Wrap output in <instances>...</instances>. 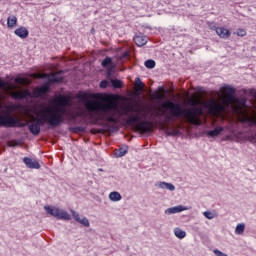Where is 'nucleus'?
Instances as JSON below:
<instances>
[{"label":"nucleus","instance_id":"26","mask_svg":"<svg viewBox=\"0 0 256 256\" xmlns=\"http://www.w3.org/2000/svg\"><path fill=\"white\" fill-rule=\"evenodd\" d=\"M144 65H145L146 69H155L156 63H155V60L148 59V60L145 61Z\"/></svg>","mask_w":256,"mask_h":256},{"label":"nucleus","instance_id":"3","mask_svg":"<svg viewBox=\"0 0 256 256\" xmlns=\"http://www.w3.org/2000/svg\"><path fill=\"white\" fill-rule=\"evenodd\" d=\"M166 107L170 109V115L164 112L165 119L162 123H165V125H171V122L177 121L179 117L185 115V111H183V107L180 104L168 101Z\"/></svg>","mask_w":256,"mask_h":256},{"label":"nucleus","instance_id":"40","mask_svg":"<svg viewBox=\"0 0 256 256\" xmlns=\"http://www.w3.org/2000/svg\"><path fill=\"white\" fill-rule=\"evenodd\" d=\"M77 223H81V221H83V218H79V220H76Z\"/></svg>","mask_w":256,"mask_h":256},{"label":"nucleus","instance_id":"14","mask_svg":"<svg viewBox=\"0 0 256 256\" xmlns=\"http://www.w3.org/2000/svg\"><path fill=\"white\" fill-rule=\"evenodd\" d=\"M101 65L104 69L115 68V63H113V58L109 56H107L106 58H104V60H102Z\"/></svg>","mask_w":256,"mask_h":256},{"label":"nucleus","instance_id":"10","mask_svg":"<svg viewBox=\"0 0 256 256\" xmlns=\"http://www.w3.org/2000/svg\"><path fill=\"white\" fill-rule=\"evenodd\" d=\"M223 131H225V128L222 126H217L215 127L213 130H209L206 132L207 137H219V135H221V133H223Z\"/></svg>","mask_w":256,"mask_h":256},{"label":"nucleus","instance_id":"37","mask_svg":"<svg viewBox=\"0 0 256 256\" xmlns=\"http://www.w3.org/2000/svg\"><path fill=\"white\" fill-rule=\"evenodd\" d=\"M135 82L140 84V85H143V82L141 81V78H136Z\"/></svg>","mask_w":256,"mask_h":256},{"label":"nucleus","instance_id":"25","mask_svg":"<svg viewBox=\"0 0 256 256\" xmlns=\"http://www.w3.org/2000/svg\"><path fill=\"white\" fill-rule=\"evenodd\" d=\"M8 27H15L17 25V17L16 16H9L7 19Z\"/></svg>","mask_w":256,"mask_h":256},{"label":"nucleus","instance_id":"31","mask_svg":"<svg viewBox=\"0 0 256 256\" xmlns=\"http://www.w3.org/2000/svg\"><path fill=\"white\" fill-rule=\"evenodd\" d=\"M236 35H238V37H245V35H247V32L244 29H238Z\"/></svg>","mask_w":256,"mask_h":256},{"label":"nucleus","instance_id":"44","mask_svg":"<svg viewBox=\"0 0 256 256\" xmlns=\"http://www.w3.org/2000/svg\"><path fill=\"white\" fill-rule=\"evenodd\" d=\"M151 119H152V121H155V118H153V116H151Z\"/></svg>","mask_w":256,"mask_h":256},{"label":"nucleus","instance_id":"12","mask_svg":"<svg viewBox=\"0 0 256 256\" xmlns=\"http://www.w3.org/2000/svg\"><path fill=\"white\" fill-rule=\"evenodd\" d=\"M14 33L17 35V37H20V39H27V37H29V30L23 26L16 29Z\"/></svg>","mask_w":256,"mask_h":256},{"label":"nucleus","instance_id":"21","mask_svg":"<svg viewBox=\"0 0 256 256\" xmlns=\"http://www.w3.org/2000/svg\"><path fill=\"white\" fill-rule=\"evenodd\" d=\"M110 83L114 89H121L123 87V81L119 79H110Z\"/></svg>","mask_w":256,"mask_h":256},{"label":"nucleus","instance_id":"38","mask_svg":"<svg viewBox=\"0 0 256 256\" xmlns=\"http://www.w3.org/2000/svg\"><path fill=\"white\" fill-rule=\"evenodd\" d=\"M16 83H23V78H16Z\"/></svg>","mask_w":256,"mask_h":256},{"label":"nucleus","instance_id":"9","mask_svg":"<svg viewBox=\"0 0 256 256\" xmlns=\"http://www.w3.org/2000/svg\"><path fill=\"white\" fill-rule=\"evenodd\" d=\"M182 211H187V207L178 205L171 208H167L165 210V215H175V213H181Z\"/></svg>","mask_w":256,"mask_h":256},{"label":"nucleus","instance_id":"19","mask_svg":"<svg viewBox=\"0 0 256 256\" xmlns=\"http://www.w3.org/2000/svg\"><path fill=\"white\" fill-rule=\"evenodd\" d=\"M174 235L178 239H185V237H187V232L183 231L181 228H175Z\"/></svg>","mask_w":256,"mask_h":256},{"label":"nucleus","instance_id":"18","mask_svg":"<svg viewBox=\"0 0 256 256\" xmlns=\"http://www.w3.org/2000/svg\"><path fill=\"white\" fill-rule=\"evenodd\" d=\"M157 187L160 189H167L168 191H175V185L169 182H159Z\"/></svg>","mask_w":256,"mask_h":256},{"label":"nucleus","instance_id":"11","mask_svg":"<svg viewBox=\"0 0 256 256\" xmlns=\"http://www.w3.org/2000/svg\"><path fill=\"white\" fill-rule=\"evenodd\" d=\"M29 97H33L31 90H24L22 92H16L14 94V99H18L19 101H23V99H27Z\"/></svg>","mask_w":256,"mask_h":256},{"label":"nucleus","instance_id":"43","mask_svg":"<svg viewBox=\"0 0 256 256\" xmlns=\"http://www.w3.org/2000/svg\"><path fill=\"white\" fill-rule=\"evenodd\" d=\"M194 105H199V102H195Z\"/></svg>","mask_w":256,"mask_h":256},{"label":"nucleus","instance_id":"32","mask_svg":"<svg viewBox=\"0 0 256 256\" xmlns=\"http://www.w3.org/2000/svg\"><path fill=\"white\" fill-rule=\"evenodd\" d=\"M169 135H171L172 137H177V135H181V131H179V129H172Z\"/></svg>","mask_w":256,"mask_h":256},{"label":"nucleus","instance_id":"42","mask_svg":"<svg viewBox=\"0 0 256 256\" xmlns=\"http://www.w3.org/2000/svg\"><path fill=\"white\" fill-rule=\"evenodd\" d=\"M154 115H155L156 117H159V114H158V113H154Z\"/></svg>","mask_w":256,"mask_h":256},{"label":"nucleus","instance_id":"29","mask_svg":"<svg viewBox=\"0 0 256 256\" xmlns=\"http://www.w3.org/2000/svg\"><path fill=\"white\" fill-rule=\"evenodd\" d=\"M109 87V81L108 80H102L100 82V88L101 89H107Z\"/></svg>","mask_w":256,"mask_h":256},{"label":"nucleus","instance_id":"24","mask_svg":"<svg viewBox=\"0 0 256 256\" xmlns=\"http://www.w3.org/2000/svg\"><path fill=\"white\" fill-rule=\"evenodd\" d=\"M207 106L209 107V109H210L211 111H217V109H219V107H220V109H223V106L217 105V103L215 102V100H211V101L207 104Z\"/></svg>","mask_w":256,"mask_h":256},{"label":"nucleus","instance_id":"36","mask_svg":"<svg viewBox=\"0 0 256 256\" xmlns=\"http://www.w3.org/2000/svg\"><path fill=\"white\" fill-rule=\"evenodd\" d=\"M6 85H7V84L5 83V81L0 80V91H1V89H4V87H5Z\"/></svg>","mask_w":256,"mask_h":256},{"label":"nucleus","instance_id":"8","mask_svg":"<svg viewBox=\"0 0 256 256\" xmlns=\"http://www.w3.org/2000/svg\"><path fill=\"white\" fill-rule=\"evenodd\" d=\"M225 91L227 94L226 101H227L228 105H231L233 103V101H235L237 99V97H235V88H233L232 86L226 85Z\"/></svg>","mask_w":256,"mask_h":256},{"label":"nucleus","instance_id":"16","mask_svg":"<svg viewBox=\"0 0 256 256\" xmlns=\"http://www.w3.org/2000/svg\"><path fill=\"white\" fill-rule=\"evenodd\" d=\"M216 35H219L221 39H229L231 37V31L227 30L226 28L220 27L217 29Z\"/></svg>","mask_w":256,"mask_h":256},{"label":"nucleus","instance_id":"22","mask_svg":"<svg viewBox=\"0 0 256 256\" xmlns=\"http://www.w3.org/2000/svg\"><path fill=\"white\" fill-rule=\"evenodd\" d=\"M110 201H121L122 196L119 192H111L109 194Z\"/></svg>","mask_w":256,"mask_h":256},{"label":"nucleus","instance_id":"6","mask_svg":"<svg viewBox=\"0 0 256 256\" xmlns=\"http://www.w3.org/2000/svg\"><path fill=\"white\" fill-rule=\"evenodd\" d=\"M25 125L26 124L13 116H0V127H25Z\"/></svg>","mask_w":256,"mask_h":256},{"label":"nucleus","instance_id":"30","mask_svg":"<svg viewBox=\"0 0 256 256\" xmlns=\"http://www.w3.org/2000/svg\"><path fill=\"white\" fill-rule=\"evenodd\" d=\"M72 131L74 133H83L85 131V128H83L81 126H76V127L72 128Z\"/></svg>","mask_w":256,"mask_h":256},{"label":"nucleus","instance_id":"28","mask_svg":"<svg viewBox=\"0 0 256 256\" xmlns=\"http://www.w3.org/2000/svg\"><path fill=\"white\" fill-rule=\"evenodd\" d=\"M80 224L83 225L84 227H90L89 219L87 217H83L82 221H80Z\"/></svg>","mask_w":256,"mask_h":256},{"label":"nucleus","instance_id":"35","mask_svg":"<svg viewBox=\"0 0 256 256\" xmlns=\"http://www.w3.org/2000/svg\"><path fill=\"white\" fill-rule=\"evenodd\" d=\"M209 28L211 29V31H216V33H217V29H219L220 27H217V25L212 23V24H209Z\"/></svg>","mask_w":256,"mask_h":256},{"label":"nucleus","instance_id":"2","mask_svg":"<svg viewBox=\"0 0 256 256\" xmlns=\"http://www.w3.org/2000/svg\"><path fill=\"white\" fill-rule=\"evenodd\" d=\"M85 108L90 112L92 119L95 121H105L106 123H112L110 130L117 133L119 126L117 123H121V117L128 115L119 111V107L116 102H108L103 104H95L93 102H85Z\"/></svg>","mask_w":256,"mask_h":256},{"label":"nucleus","instance_id":"1","mask_svg":"<svg viewBox=\"0 0 256 256\" xmlns=\"http://www.w3.org/2000/svg\"><path fill=\"white\" fill-rule=\"evenodd\" d=\"M60 101L62 102L61 108L58 111L53 112L50 116H43L42 118H35L34 121L27 123V127L32 135L37 137L41 133V127L49 125L52 129H57L60 125L68 121H73L75 116L71 112L73 107V100L67 96H61Z\"/></svg>","mask_w":256,"mask_h":256},{"label":"nucleus","instance_id":"15","mask_svg":"<svg viewBox=\"0 0 256 256\" xmlns=\"http://www.w3.org/2000/svg\"><path fill=\"white\" fill-rule=\"evenodd\" d=\"M200 112L201 110H199L197 107H194L193 109L187 110L186 115L190 121H195L197 115H199Z\"/></svg>","mask_w":256,"mask_h":256},{"label":"nucleus","instance_id":"34","mask_svg":"<svg viewBox=\"0 0 256 256\" xmlns=\"http://www.w3.org/2000/svg\"><path fill=\"white\" fill-rule=\"evenodd\" d=\"M71 213H72L73 219H75V221H79V219H80V217H81V216L79 215V213L75 212V210H72Z\"/></svg>","mask_w":256,"mask_h":256},{"label":"nucleus","instance_id":"7","mask_svg":"<svg viewBox=\"0 0 256 256\" xmlns=\"http://www.w3.org/2000/svg\"><path fill=\"white\" fill-rule=\"evenodd\" d=\"M23 163L26 165L28 169H41V164H39V161L33 158L24 157Z\"/></svg>","mask_w":256,"mask_h":256},{"label":"nucleus","instance_id":"5","mask_svg":"<svg viewBox=\"0 0 256 256\" xmlns=\"http://www.w3.org/2000/svg\"><path fill=\"white\" fill-rule=\"evenodd\" d=\"M44 210L48 215L63 221H71V214L59 207L44 206Z\"/></svg>","mask_w":256,"mask_h":256},{"label":"nucleus","instance_id":"4","mask_svg":"<svg viewBox=\"0 0 256 256\" xmlns=\"http://www.w3.org/2000/svg\"><path fill=\"white\" fill-rule=\"evenodd\" d=\"M147 117H149L147 113L131 115L127 118V123L130 125H140V127H143L146 133H151L153 122L147 120Z\"/></svg>","mask_w":256,"mask_h":256},{"label":"nucleus","instance_id":"13","mask_svg":"<svg viewBox=\"0 0 256 256\" xmlns=\"http://www.w3.org/2000/svg\"><path fill=\"white\" fill-rule=\"evenodd\" d=\"M148 38L147 36L143 35H136L134 36V42L136 43L137 47H143L147 45Z\"/></svg>","mask_w":256,"mask_h":256},{"label":"nucleus","instance_id":"33","mask_svg":"<svg viewBox=\"0 0 256 256\" xmlns=\"http://www.w3.org/2000/svg\"><path fill=\"white\" fill-rule=\"evenodd\" d=\"M107 72H106V77L107 79H111L112 75H113V69L115 68H106Z\"/></svg>","mask_w":256,"mask_h":256},{"label":"nucleus","instance_id":"41","mask_svg":"<svg viewBox=\"0 0 256 256\" xmlns=\"http://www.w3.org/2000/svg\"><path fill=\"white\" fill-rule=\"evenodd\" d=\"M124 57H129V53L128 52L124 53Z\"/></svg>","mask_w":256,"mask_h":256},{"label":"nucleus","instance_id":"20","mask_svg":"<svg viewBox=\"0 0 256 256\" xmlns=\"http://www.w3.org/2000/svg\"><path fill=\"white\" fill-rule=\"evenodd\" d=\"M129 151V148L127 146H122L118 149V151L115 153L116 157H125L127 155V152Z\"/></svg>","mask_w":256,"mask_h":256},{"label":"nucleus","instance_id":"39","mask_svg":"<svg viewBox=\"0 0 256 256\" xmlns=\"http://www.w3.org/2000/svg\"><path fill=\"white\" fill-rule=\"evenodd\" d=\"M241 103H242V105H245V103H247V99L243 98V99L241 100Z\"/></svg>","mask_w":256,"mask_h":256},{"label":"nucleus","instance_id":"23","mask_svg":"<svg viewBox=\"0 0 256 256\" xmlns=\"http://www.w3.org/2000/svg\"><path fill=\"white\" fill-rule=\"evenodd\" d=\"M243 233H245V224L240 223L235 228V234L236 235H243Z\"/></svg>","mask_w":256,"mask_h":256},{"label":"nucleus","instance_id":"17","mask_svg":"<svg viewBox=\"0 0 256 256\" xmlns=\"http://www.w3.org/2000/svg\"><path fill=\"white\" fill-rule=\"evenodd\" d=\"M46 77H48L49 83H52V84L63 83V77L59 76V74H52V75L46 74Z\"/></svg>","mask_w":256,"mask_h":256},{"label":"nucleus","instance_id":"27","mask_svg":"<svg viewBox=\"0 0 256 256\" xmlns=\"http://www.w3.org/2000/svg\"><path fill=\"white\" fill-rule=\"evenodd\" d=\"M203 215L206 217V219H215V215L211 211H205Z\"/></svg>","mask_w":256,"mask_h":256}]
</instances>
